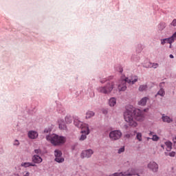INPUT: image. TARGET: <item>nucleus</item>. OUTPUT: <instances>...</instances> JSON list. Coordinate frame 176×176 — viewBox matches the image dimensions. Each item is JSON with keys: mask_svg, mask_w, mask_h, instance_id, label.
<instances>
[{"mask_svg": "<svg viewBox=\"0 0 176 176\" xmlns=\"http://www.w3.org/2000/svg\"><path fill=\"white\" fill-rule=\"evenodd\" d=\"M124 119L131 127H137L138 124L135 120L142 122L144 120V115L141 110L135 109L133 106H129L124 112Z\"/></svg>", "mask_w": 176, "mask_h": 176, "instance_id": "1", "label": "nucleus"}, {"mask_svg": "<svg viewBox=\"0 0 176 176\" xmlns=\"http://www.w3.org/2000/svg\"><path fill=\"white\" fill-rule=\"evenodd\" d=\"M47 141H50L51 144L54 146L60 145L65 142V138L63 136H58V135H48L46 136Z\"/></svg>", "mask_w": 176, "mask_h": 176, "instance_id": "2", "label": "nucleus"}, {"mask_svg": "<svg viewBox=\"0 0 176 176\" xmlns=\"http://www.w3.org/2000/svg\"><path fill=\"white\" fill-rule=\"evenodd\" d=\"M74 125L76 127H78V129H81L80 133L82 134H90V129L89 128V125L84 124L83 122H80L78 119H74Z\"/></svg>", "mask_w": 176, "mask_h": 176, "instance_id": "3", "label": "nucleus"}, {"mask_svg": "<svg viewBox=\"0 0 176 176\" xmlns=\"http://www.w3.org/2000/svg\"><path fill=\"white\" fill-rule=\"evenodd\" d=\"M126 83H132V79L126 78L124 80H122L121 83L118 85L120 91H126V90H127Z\"/></svg>", "mask_w": 176, "mask_h": 176, "instance_id": "4", "label": "nucleus"}, {"mask_svg": "<svg viewBox=\"0 0 176 176\" xmlns=\"http://www.w3.org/2000/svg\"><path fill=\"white\" fill-rule=\"evenodd\" d=\"M121 137L122 132L120 131H112L109 133V138L112 141H118V140H120Z\"/></svg>", "mask_w": 176, "mask_h": 176, "instance_id": "5", "label": "nucleus"}, {"mask_svg": "<svg viewBox=\"0 0 176 176\" xmlns=\"http://www.w3.org/2000/svg\"><path fill=\"white\" fill-rule=\"evenodd\" d=\"M113 90V85L107 84L106 87H102L99 88V91L103 93L104 94H109Z\"/></svg>", "mask_w": 176, "mask_h": 176, "instance_id": "6", "label": "nucleus"}, {"mask_svg": "<svg viewBox=\"0 0 176 176\" xmlns=\"http://www.w3.org/2000/svg\"><path fill=\"white\" fill-rule=\"evenodd\" d=\"M94 153V151L93 149H87V150H84L81 152L80 154V157L81 159H89V157Z\"/></svg>", "mask_w": 176, "mask_h": 176, "instance_id": "7", "label": "nucleus"}, {"mask_svg": "<svg viewBox=\"0 0 176 176\" xmlns=\"http://www.w3.org/2000/svg\"><path fill=\"white\" fill-rule=\"evenodd\" d=\"M147 167L153 173H157V170H159V165L155 162H150L147 165Z\"/></svg>", "mask_w": 176, "mask_h": 176, "instance_id": "8", "label": "nucleus"}, {"mask_svg": "<svg viewBox=\"0 0 176 176\" xmlns=\"http://www.w3.org/2000/svg\"><path fill=\"white\" fill-rule=\"evenodd\" d=\"M32 160L34 163V164H38L39 163H42V157H41L39 155H34L32 158Z\"/></svg>", "mask_w": 176, "mask_h": 176, "instance_id": "9", "label": "nucleus"}, {"mask_svg": "<svg viewBox=\"0 0 176 176\" xmlns=\"http://www.w3.org/2000/svg\"><path fill=\"white\" fill-rule=\"evenodd\" d=\"M133 173H127V172H121V173H115L113 174L110 175L109 176H131Z\"/></svg>", "mask_w": 176, "mask_h": 176, "instance_id": "10", "label": "nucleus"}, {"mask_svg": "<svg viewBox=\"0 0 176 176\" xmlns=\"http://www.w3.org/2000/svg\"><path fill=\"white\" fill-rule=\"evenodd\" d=\"M28 137L32 140H35V138H38V133L36 131H30L28 133Z\"/></svg>", "mask_w": 176, "mask_h": 176, "instance_id": "11", "label": "nucleus"}, {"mask_svg": "<svg viewBox=\"0 0 176 176\" xmlns=\"http://www.w3.org/2000/svg\"><path fill=\"white\" fill-rule=\"evenodd\" d=\"M32 166V167H35L36 166V164H34V162H22L21 164V166L22 167H30V166Z\"/></svg>", "mask_w": 176, "mask_h": 176, "instance_id": "12", "label": "nucleus"}, {"mask_svg": "<svg viewBox=\"0 0 176 176\" xmlns=\"http://www.w3.org/2000/svg\"><path fill=\"white\" fill-rule=\"evenodd\" d=\"M95 115H96V113H94V111H88L86 113L85 118L86 119H90L91 118H93V116H94Z\"/></svg>", "mask_w": 176, "mask_h": 176, "instance_id": "13", "label": "nucleus"}, {"mask_svg": "<svg viewBox=\"0 0 176 176\" xmlns=\"http://www.w3.org/2000/svg\"><path fill=\"white\" fill-rule=\"evenodd\" d=\"M165 145L167 146L166 151L170 152L173 149V143L170 141L166 142Z\"/></svg>", "mask_w": 176, "mask_h": 176, "instance_id": "14", "label": "nucleus"}, {"mask_svg": "<svg viewBox=\"0 0 176 176\" xmlns=\"http://www.w3.org/2000/svg\"><path fill=\"white\" fill-rule=\"evenodd\" d=\"M165 95H166V91H164V89L160 88V89L158 91V92L155 95V97H157V96H160L161 97H164Z\"/></svg>", "mask_w": 176, "mask_h": 176, "instance_id": "15", "label": "nucleus"}, {"mask_svg": "<svg viewBox=\"0 0 176 176\" xmlns=\"http://www.w3.org/2000/svg\"><path fill=\"white\" fill-rule=\"evenodd\" d=\"M162 120L163 122H166V123H171V122H173V119L170 118V117L167 116H163Z\"/></svg>", "mask_w": 176, "mask_h": 176, "instance_id": "16", "label": "nucleus"}, {"mask_svg": "<svg viewBox=\"0 0 176 176\" xmlns=\"http://www.w3.org/2000/svg\"><path fill=\"white\" fill-rule=\"evenodd\" d=\"M109 104L110 107H115L116 105V99L115 98H110Z\"/></svg>", "mask_w": 176, "mask_h": 176, "instance_id": "17", "label": "nucleus"}, {"mask_svg": "<svg viewBox=\"0 0 176 176\" xmlns=\"http://www.w3.org/2000/svg\"><path fill=\"white\" fill-rule=\"evenodd\" d=\"M146 100H148V98L144 97L140 100L139 102V105H142L144 107V105H146Z\"/></svg>", "mask_w": 176, "mask_h": 176, "instance_id": "18", "label": "nucleus"}, {"mask_svg": "<svg viewBox=\"0 0 176 176\" xmlns=\"http://www.w3.org/2000/svg\"><path fill=\"white\" fill-rule=\"evenodd\" d=\"M54 155L56 157H61V156H63V153L60 150H55Z\"/></svg>", "mask_w": 176, "mask_h": 176, "instance_id": "19", "label": "nucleus"}, {"mask_svg": "<svg viewBox=\"0 0 176 176\" xmlns=\"http://www.w3.org/2000/svg\"><path fill=\"white\" fill-rule=\"evenodd\" d=\"M59 129L60 130H67V124H65V122H61L59 124Z\"/></svg>", "mask_w": 176, "mask_h": 176, "instance_id": "20", "label": "nucleus"}, {"mask_svg": "<svg viewBox=\"0 0 176 176\" xmlns=\"http://www.w3.org/2000/svg\"><path fill=\"white\" fill-rule=\"evenodd\" d=\"M148 89V85H140L139 87V91H145Z\"/></svg>", "mask_w": 176, "mask_h": 176, "instance_id": "21", "label": "nucleus"}, {"mask_svg": "<svg viewBox=\"0 0 176 176\" xmlns=\"http://www.w3.org/2000/svg\"><path fill=\"white\" fill-rule=\"evenodd\" d=\"M55 162H57V163H63V162H64V158L61 157H56L55 158Z\"/></svg>", "mask_w": 176, "mask_h": 176, "instance_id": "22", "label": "nucleus"}, {"mask_svg": "<svg viewBox=\"0 0 176 176\" xmlns=\"http://www.w3.org/2000/svg\"><path fill=\"white\" fill-rule=\"evenodd\" d=\"M87 134L85 133V134H82L79 138V141H85V140H86V138H87Z\"/></svg>", "mask_w": 176, "mask_h": 176, "instance_id": "23", "label": "nucleus"}, {"mask_svg": "<svg viewBox=\"0 0 176 176\" xmlns=\"http://www.w3.org/2000/svg\"><path fill=\"white\" fill-rule=\"evenodd\" d=\"M166 156H170V157H174L175 156V152L172 151L170 153L165 152Z\"/></svg>", "mask_w": 176, "mask_h": 176, "instance_id": "24", "label": "nucleus"}, {"mask_svg": "<svg viewBox=\"0 0 176 176\" xmlns=\"http://www.w3.org/2000/svg\"><path fill=\"white\" fill-rule=\"evenodd\" d=\"M136 138L138 141H142V134L141 133H138L136 135Z\"/></svg>", "mask_w": 176, "mask_h": 176, "instance_id": "25", "label": "nucleus"}, {"mask_svg": "<svg viewBox=\"0 0 176 176\" xmlns=\"http://www.w3.org/2000/svg\"><path fill=\"white\" fill-rule=\"evenodd\" d=\"M65 120L66 123H69V124L72 123V118L71 117H68V116L65 117Z\"/></svg>", "mask_w": 176, "mask_h": 176, "instance_id": "26", "label": "nucleus"}, {"mask_svg": "<svg viewBox=\"0 0 176 176\" xmlns=\"http://www.w3.org/2000/svg\"><path fill=\"white\" fill-rule=\"evenodd\" d=\"M164 28H166V24L164 23H160V26H159V30L160 31H163V30H164Z\"/></svg>", "mask_w": 176, "mask_h": 176, "instance_id": "27", "label": "nucleus"}, {"mask_svg": "<svg viewBox=\"0 0 176 176\" xmlns=\"http://www.w3.org/2000/svg\"><path fill=\"white\" fill-rule=\"evenodd\" d=\"M165 41H166V43H173V42H174L171 37H169L168 38H165Z\"/></svg>", "mask_w": 176, "mask_h": 176, "instance_id": "28", "label": "nucleus"}, {"mask_svg": "<svg viewBox=\"0 0 176 176\" xmlns=\"http://www.w3.org/2000/svg\"><path fill=\"white\" fill-rule=\"evenodd\" d=\"M151 140H153V141H159V136L153 135Z\"/></svg>", "mask_w": 176, "mask_h": 176, "instance_id": "29", "label": "nucleus"}, {"mask_svg": "<svg viewBox=\"0 0 176 176\" xmlns=\"http://www.w3.org/2000/svg\"><path fill=\"white\" fill-rule=\"evenodd\" d=\"M124 152V146H122V148L118 149V153L120 155V153H123Z\"/></svg>", "mask_w": 176, "mask_h": 176, "instance_id": "30", "label": "nucleus"}, {"mask_svg": "<svg viewBox=\"0 0 176 176\" xmlns=\"http://www.w3.org/2000/svg\"><path fill=\"white\" fill-rule=\"evenodd\" d=\"M13 145L16 146H19L20 145V142H19L18 140H15L14 142Z\"/></svg>", "mask_w": 176, "mask_h": 176, "instance_id": "31", "label": "nucleus"}, {"mask_svg": "<svg viewBox=\"0 0 176 176\" xmlns=\"http://www.w3.org/2000/svg\"><path fill=\"white\" fill-rule=\"evenodd\" d=\"M165 85H166L165 82H162L160 83L159 86H160V89H164Z\"/></svg>", "mask_w": 176, "mask_h": 176, "instance_id": "32", "label": "nucleus"}, {"mask_svg": "<svg viewBox=\"0 0 176 176\" xmlns=\"http://www.w3.org/2000/svg\"><path fill=\"white\" fill-rule=\"evenodd\" d=\"M42 151H41V149H35L34 150V153H36V155H39V153H41Z\"/></svg>", "mask_w": 176, "mask_h": 176, "instance_id": "33", "label": "nucleus"}, {"mask_svg": "<svg viewBox=\"0 0 176 176\" xmlns=\"http://www.w3.org/2000/svg\"><path fill=\"white\" fill-rule=\"evenodd\" d=\"M170 38L173 39V42L176 40V32L170 36Z\"/></svg>", "mask_w": 176, "mask_h": 176, "instance_id": "34", "label": "nucleus"}, {"mask_svg": "<svg viewBox=\"0 0 176 176\" xmlns=\"http://www.w3.org/2000/svg\"><path fill=\"white\" fill-rule=\"evenodd\" d=\"M170 25H173V27H176V19H173V21L170 23Z\"/></svg>", "mask_w": 176, "mask_h": 176, "instance_id": "35", "label": "nucleus"}, {"mask_svg": "<svg viewBox=\"0 0 176 176\" xmlns=\"http://www.w3.org/2000/svg\"><path fill=\"white\" fill-rule=\"evenodd\" d=\"M159 67V64L153 63L152 68H157Z\"/></svg>", "mask_w": 176, "mask_h": 176, "instance_id": "36", "label": "nucleus"}, {"mask_svg": "<svg viewBox=\"0 0 176 176\" xmlns=\"http://www.w3.org/2000/svg\"><path fill=\"white\" fill-rule=\"evenodd\" d=\"M138 78H135L134 80H132V85H134V83H135V82H138Z\"/></svg>", "mask_w": 176, "mask_h": 176, "instance_id": "37", "label": "nucleus"}, {"mask_svg": "<svg viewBox=\"0 0 176 176\" xmlns=\"http://www.w3.org/2000/svg\"><path fill=\"white\" fill-rule=\"evenodd\" d=\"M161 43H162V45H164L165 43H166V38L161 40Z\"/></svg>", "mask_w": 176, "mask_h": 176, "instance_id": "38", "label": "nucleus"}, {"mask_svg": "<svg viewBox=\"0 0 176 176\" xmlns=\"http://www.w3.org/2000/svg\"><path fill=\"white\" fill-rule=\"evenodd\" d=\"M169 57H170V58H174V55L170 54V55H169Z\"/></svg>", "mask_w": 176, "mask_h": 176, "instance_id": "39", "label": "nucleus"}, {"mask_svg": "<svg viewBox=\"0 0 176 176\" xmlns=\"http://www.w3.org/2000/svg\"><path fill=\"white\" fill-rule=\"evenodd\" d=\"M23 176H30V172H27L25 175Z\"/></svg>", "mask_w": 176, "mask_h": 176, "instance_id": "40", "label": "nucleus"}, {"mask_svg": "<svg viewBox=\"0 0 176 176\" xmlns=\"http://www.w3.org/2000/svg\"><path fill=\"white\" fill-rule=\"evenodd\" d=\"M50 131L49 129H45L44 133H49Z\"/></svg>", "mask_w": 176, "mask_h": 176, "instance_id": "41", "label": "nucleus"}, {"mask_svg": "<svg viewBox=\"0 0 176 176\" xmlns=\"http://www.w3.org/2000/svg\"><path fill=\"white\" fill-rule=\"evenodd\" d=\"M120 72L122 74L123 72V69H120Z\"/></svg>", "mask_w": 176, "mask_h": 176, "instance_id": "42", "label": "nucleus"}, {"mask_svg": "<svg viewBox=\"0 0 176 176\" xmlns=\"http://www.w3.org/2000/svg\"><path fill=\"white\" fill-rule=\"evenodd\" d=\"M152 134H153V132H150L149 133V135H152Z\"/></svg>", "mask_w": 176, "mask_h": 176, "instance_id": "43", "label": "nucleus"}, {"mask_svg": "<svg viewBox=\"0 0 176 176\" xmlns=\"http://www.w3.org/2000/svg\"><path fill=\"white\" fill-rule=\"evenodd\" d=\"M75 150V146H72V151Z\"/></svg>", "mask_w": 176, "mask_h": 176, "instance_id": "44", "label": "nucleus"}, {"mask_svg": "<svg viewBox=\"0 0 176 176\" xmlns=\"http://www.w3.org/2000/svg\"><path fill=\"white\" fill-rule=\"evenodd\" d=\"M161 147H162V148H164V146H163V144L161 145Z\"/></svg>", "mask_w": 176, "mask_h": 176, "instance_id": "45", "label": "nucleus"}, {"mask_svg": "<svg viewBox=\"0 0 176 176\" xmlns=\"http://www.w3.org/2000/svg\"><path fill=\"white\" fill-rule=\"evenodd\" d=\"M173 94H175V92H174V91H173Z\"/></svg>", "mask_w": 176, "mask_h": 176, "instance_id": "46", "label": "nucleus"}]
</instances>
